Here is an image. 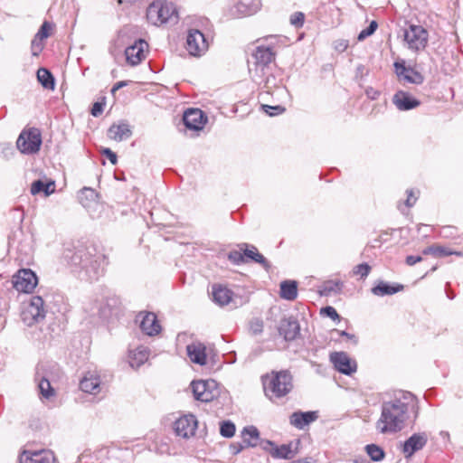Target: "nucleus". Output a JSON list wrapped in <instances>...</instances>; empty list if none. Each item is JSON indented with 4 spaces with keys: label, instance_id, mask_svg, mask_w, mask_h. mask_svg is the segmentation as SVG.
<instances>
[{
    "label": "nucleus",
    "instance_id": "nucleus-1",
    "mask_svg": "<svg viewBox=\"0 0 463 463\" xmlns=\"http://www.w3.org/2000/svg\"><path fill=\"white\" fill-rule=\"evenodd\" d=\"M411 414H413L414 419L418 417V399L410 392L399 391L390 401L383 402L376 429L383 434L401 431L405 427Z\"/></svg>",
    "mask_w": 463,
    "mask_h": 463
},
{
    "label": "nucleus",
    "instance_id": "nucleus-2",
    "mask_svg": "<svg viewBox=\"0 0 463 463\" xmlns=\"http://www.w3.org/2000/svg\"><path fill=\"white\" fill-rule=\"evenodd\" d=\"M63 257L73 272L78 273L80 279L90 281L98 279L102 275L104 266L107 264L104 255L93 258L88 249L83 246L74 250L67 249Z\"/></svg>",
    "mask_w": 463,
    "mask_h": 463
},
{
    "label": "nucleus",
    "instance_id": "nucleus-3",
    "mask_svg": "<svg viewBox=\"0 0 463 463\" xmlns=\"http://www.w3.org/2000/svg\"><path fill=\"white\" fill-rule=\"evenodd\" d=\"M265 395L272 402L288 395L293 389L292 375L288 371H272L262 376Z\"/></svg>",
    "mask_w": 463,
    "mask_h": 463
},
{
    "label": "nucleus",
    "instance_id": "nucleus-4",
    "mask_svg": "<svg viewBox=\"0 0 463 463\" xmlns=\"http://www.w3.org/2000/svg\"><path fill=\"white\" fill-rule=\"evenodd\" d=\"M177 11L172 3L155 1L146 9V19L154 25L177 22Z\"/></svg>",
    "mask_w": 463,
    "mask_h": 463
},
{
    "label": "nucleus",
    "instance_id": "nucleus-5",
    "mask_svg": "<svg viewBox=\"0 0 463 463\" xmlns=\"http://www.w3.org/2000/svg\"><path fill=\"white\" fill-rule=\"evenodd\" d=\"M403 39L408 49L420 52L428 44L429 33L423 26L411 24L403 31Z\"/></svg>",
    "mask_w": 463,
    "mask_h": 463
},
{
    "label": "nucleus",
    "instance_id": "nucleus-6",
    "mask_svg": "<svg viewBox=\"0 0 463 463\" xmlns=\"http://www.w3.org/2000/svg\"><path fill=\"white\" fill-rule=\"evenodd\" d=\"M191 386L194 399L203 402H210L220 394L218 383L213 379L194 381Z\"/></svg>",
    "mask_w": 463,
    "mask_h": 463
},
{
    "label": "nucleus",
    "instance_id": "nucleus-7",
    "mask_svg": "<svg viewBox=\"0 0 463 463\" xmlns=\"http://www.w3.org/2000/svg\"><path fill=\"white\" fill-rule=\"evenodd\" d=\"M43 304V299L41 297L34 296L32 298L30 303L24 307L21 317L26 326H32L44 319L45 310Z\"/></svg>",
    "mask_w": 463,
    "mask_h": 463
},
{
    "label": "nucleus",
    "instance_id": "nucleus-8",
    "mask_svg": "<svg viewBox=\"0 0 463 463\" xmlns=\"http://www.w3.org/2000/svg\"><path fill=\"white\" fill-rule=\"evenodd\" d=\"M41 144V133L37 128H31L28 131H23L16 142L18 149L24 154H33L38 152Z\"/></svg>",
    "mask_w": 463,
    "mask_h": 463
},
{
    "label": "nucleus",
    "instance_id": "nucleus-9",
    "mask_svg": "<svg viewBox=\"0 0 463 463\" xmlns=\"http://www.w3.org/2000/svg\"><path fill=\"white\" fill-rule=\"evenodd\" d=\"M185 48L190 55L201 56L207 51L208 43L203 33L197 29H191L187 33Z\"/></svg>",
    "mask_w": 463,
    "mask_h": 463
},
{
    "label": "nucleus",
    "instance_id": "nucleus-10",
    "mask_svg": "<svg viewBox=\"0 0 463 463\" xmlns=\"http://www.w3.org/2000/svg\"><path fill=\"white\" fill-rule=\"evenodd\" d=\"M13 287L19 292L29 293L37 285V277L31 269H21L12 279Z\"/></svg>",
    "mask_w": 463,
    "mask_h": 463
},
{
    "label": "nucleus",
    "instance_id": "nucleus-11",
    "mask_svg": "<svg viewBox=\"0 0 463 463\" xmlns=\"http://www.w3.org/2000/svg\"><path fill=\"white\" fill-rule=\"evenodd\" d=\"M197 425L198 421L195 416L189 414L177 419L175 422L174 430L177 436L189 439L194 435Z\"/></svg>",
    "mask_w": 463,
    "mask_h": 463
},
{
    "label": "nucleus",
    "instance_id": "nucleus-12",
    "mask_svg": "<svg viewBox=\"0 0 463 463\" xmlns=\"http://www.w3.org/2000/svg\"><path fill=\"white\" fill-rule=\"evenodd\" d=\"M428 441V434L426 432H418L412 434L407 439L402 447V451L405 458H411L415 452L425 447Z\"/></svg>",
    "mask_w": 463,
    "mask_h": 463
},
{
    "label": "nucleus",
    "instance_id": "nucleus-13",
    "mask_svg": "<svg viewBox=\"0 0 463 463\" xmlns=\"http://www.w3.org/2000/svg\"><path fill=\"white\" fill-rule=\"evenodd\" d=\"M330 360L335 368L346 375L356 372L357 365L355 361L352 360L345 352H335L331 354Z\"/></svg>",
    "mask_w": 463,
    "mask_h": 463
},
{
    "label": "nucleus",
    "instance_id": "nucleus-14",
    "mask_svg": "<svg viewBox=\"0 0 463 463\" xmlns=\"http://www.w3.org/2000/svg\"><path fill=\"white\" fill-rule=\"evenodd\" d=\"M183 120L186 128L199 131L203 128L207 121V118L199 109H188L184 113Z\"/></svg>",
    "mask_w": 463,
    "mask_h": 463
},
{
    "label": "nucleus",
    "instance_id": "nucleus-15",
    "mask_svg": "<svg viewBox=\"0 0 463 463\" xmlns=\"http://www.w3.org/2000/svg\"><path fill=\"white\" fill-rule=\"evenodd\" d=\"M80 388L86 393L97 395L101 392L103 386L100 377L96 372H88L80 380Z\"/></svg>",
    "mask_w": 463,
    "mask_h": 463
},
{
    "label": "nucleus",
    "instance_id": "nucleus-16",
    "mask_svg": "<svg viewBox=\"0 0 463 463\" xmlns=\"http://www.w3.org/2000/svg\"><path fill=\"white\" fill-rule=\"evenodd\" d=\"M260 5V0H237L231 8V13L235 17L248 16L255 14Z\"/></svg>",
    "mask_w": 463,
    "mask_h": 463
},
{
    "label": "nucleus",
    "instance_id": "nucleus-17",
    "mask_svg": "<svg viewBox=\"0 0 463 463\" xmlns=\"http://www.w3.org/2000/svg\"><path fill=\"white\" fill-rule=\"evenodd\" d=\"M137 318L140 319V329L147 335H155L160 333L161 326L157 320L156 314L147 312L139 314Z\"/></svg>",
    "mask_w": 463,
    "mask_h": 463
},
{
    "label": "nucleus",
    "instance_id": "nucleus-18",
    "mask_svg": "<svg viewBox=\"0 0 463 463\" xmlns=\"http://www.w3.org/2000/svg\"><path fill=\"white\" fill-rule=\"evenodd\" d=\"M147 46L146 43L143 40L135 42L133 45L128 46L125 50L127 61L132 65H137L145 58V48Z\"/></svg>",
    "mask_w": 463,
    "mask_h": 463
},
{
    "label": "nucleus",
    "instance_id": "nucleus-19",
    "mask_svg": "<svg viewBox=\"0 0 463 463\" xmlns=\"http://www.w3.org/2000/svg\"><path fill=\"white\" fill-rule=\"evenodd\" d=\"M54 457L50 450L24 451L20 463H53Z\"/></svg>",
    "mask_w": 463,
    "mask_h": 463
},
{
    "label": "nucleus",
    "instance_id": "nucleus-20",
    "mask_svg": "<svg viewBox=\"0 0 463 463\" xmlns=\"http://www.w3.org/2000/svg\"><path fill=\"white\" fill-rule=\"evenodd\" d=\"M299 324L294 317H290L280 321L279 332V335L285 338V340L291 341L296 339L299 335Z\"/></svg>",
    "mask_w": 463,
    "mask_h": 463
},
{
    "label": "nucleus",
    "instance_id": "nucleus-21",
    "mask_svg": "<svg viewBox=\"0 0 463 463\" xmlns=\"http://www.w3.org/2000/svg\"><path fill=\"white\" fill-rule=\"evenodd\" d=\"M392 102L402 111L415 109L420 104V100L403 90H399L393 95Z\"/></svg>",
    "mask_w": 463,
    "mask_h": 463
},
{
    "label": "nucleus",
    "instance_id": "nucleus-22",
    "mask_svg": "<svg viewBox=\"0 0 463 463\" xmlns=\"http://www.w3.org/2000/svg\"><path fill=\"white\" fill-rule=\"evenodd\" d=\"M396 74L401 80L412 84H421L423 76L411 67H405L403 64L395 62Z\"/></svg>",
    "mask_w": 463,
    "mask_h": 463
},
{
    "label": "nucleus",
    "instance_id": "nucleus-23",
    "mask_svg": "<svg viewBox=\"0 0 463 463\" xmlns=\"http://www.w3.org/2000/svg\"><path fill=\"white\" fill-rule=\"evenodd\" d=\"M253 57L258 66L265 67L275 59V52L270 45L259 44L254 52Z\"/></svg>",
    "mask_w": 463,
    "mask_h": 463
},
{
    "label": "nucleus",
    "instance_id": "nucleus-24",
    "mask_svg": "<svg viewBox=\"0 0 463 463\" xmlns=\"http://www.w3.org/2000/svg\"><path fill=\"white\" fill-rule=\"evenodd\" d=\"M318 418L317 411H295L289 417V422L292 426L298 430L304 429L306 426L315 421Z\"/></svg>",
    "mask_w": 463,
    "mask_h": 463
},
{
    "label": "nucleus",
    "instance_id": "nucleus-25",
    "mask_svg": "<svg viewBox=\"0 0 463 463\" xmlns=\"http://www.w3.org/2000/svg\"><path fill=\"white\" fill-rule=\"evenodd\" d=\"M186 351L189 359L193 363L200 365L206 364V347L203 343L193 342L186 346Z\"/></svg>",
    "mask_w": 463,
    "mask_h": 463
},
{
    "label": "nucleus",
    "instance_id": "nucleus-26",
    "mask_svg": "<svg viewBox=\"0 0 463 463\" xmlns=\"http://www.w3.org/2000/svg\"><path fill=\"white\" fill-rule=\"evenodd\" d=\"M131 135V128L129 125L125 122L113 124L108 131L109 137L118 142L129 138Z\"/></svg>",
    "mask_w": 463,
    "mask_h": 463
},
{
    "label": "nucleus",
    "instance_id": "nucleus-27",
    "mask_svg": "<svg viewBox=\"0 0 463 463\" xmlns=\"http://www.w3.org/2000/svg\"><path fill=\"white\" fill-rule=\"evenodd\" d=\"M212 295L213 302L221 307L230 304L232 299V291L222 285H213Z\"/></svg>",
    "mask_w": 463,
    "mask_h": 463
},
{
    "label": "nucleus",
    "instance_id": "nucleus-28",
    "mask_svg": "<svg viewBox=\"0 0 463 463\" xmlns=\"http://www.w3.org/2000/svg\"><path fill=\"white\" fill-rule=\"evenodd\" d=\"M403 289V286L401 284H389L385 281L380 280L371 289L372 293L377 297L391 296L398 293Z\"/></svg>",
    "mask_w": 463,
    "mask_h": 463
},
{
    "label": "nucleus",
    "instance_id": "nucleus-29",
    "mask_svg": "<svg viewBox=\"0 0 463 463\" xmlns=\"http://www.w3.org/2000/svg\"><path fill=\"white\" fill-rule=\"evenodd\" d=\"M149 356V350L147 347L140 345L129 351V364L133 368H137L145 364Z\"/></svg>",
    "mask_w": 463,
    "mask_h": 463
},
{
    "label": "nucleus",
    "instance_id": "nucleus-30",
    "mask_svg": "<svg viewBox=\"0 0 463 463\" xmlns=\"http://www.w3.org/2000/svg\"><path fill=\"white\" fill-rule=\"evenodd\" d=\"M241 250L244 252V259L250 260L256 263L261 264L266 269L269 267V262L264 258L262 254H260L255 246H249L246 243L241 245Z\"/></svg>",
    "mask_w": 463,
    "mask_h": 463
},
{
    "label": "nucleus",
    "instance_id": "nucleus-31",
    "mask_svg": "<svg viewBox=\"0 0 463 463\" xmlns=\"http://www.w3.org/2000/svg\"><path fill=\"white\" fill-rule=\"evenodd\" d=\"M36 381H38V389L42 401L49 400L55 396V391L52 387L50 381L44 376H42L39 372L36 373Z\"/></svg>",
    "mask_w": 463,
    "mask_h": 463
},
{
    "label": "nucleus",
    "instance_id": "nucleus-32",
    "mask_svg": "<svg viewBox=\"0 0 463 463\" xmlns=\"http://www.w3.org/2000/svg\"><path fill=\"white\" fill-rule=\"evenodd\" d=\"M280 297L292 301L298 297V284L294 280H285L280 283Z\"/></svg>",
    "mask_w": 463,
    "mask_h": 463
},
{
    "label": "nucleus",
    "instance_id": "nucleus-33",
    "mask_svg": "<svg viewBox=\"0 0 463 463\" xmlns=\"http://www.w3.org/2000/svg\"><path fill=\"white\" fill-rule=\"evenodd\" d=\"M37 80L44 89H54V78L52 74L45 68H40L37 71Z\"/></svg>",
    "mask_w": 463,
    "mask_h": 463
},
{
    "label": "nucleus",
    "instance_id": "nucleus-34",
    "mask_svg": "<svg viewBox=\"0 0 463 463\" xmlns=\"http://www.w3.org/2000/svg\"><path fill=\"white\" fill-rule=\"evenodd\" d=\"M259 435V430L254 426L246 427L242 431L243 441L249 446L256 445Z\"/></svg>",
    "mask_w": 463,
    "mask_h": 463
},
{
    "label": "nucleus",
    "instance_id": "nucleus-35",
    "mask_svg": "<svg viewBox=\"0 0 463 463\" xmlns=\"http://www.w3.org/2000/svg\"><path fill=\"white\" fill-rule=\"evenodd\" d=\"M271 456L278 458H291L294 456V453L291 449L290 445H281L279 447H275L271 451Z\"/></svg>",
    "mask_w": 463,
    "mask_h": 463
},
{
    "label": "nucleus",
    "instance_id": "nucleus-36",
    "mask_svg": "<svg viewBox=\"0 0 463 463\" xmlns=\"http://www.w3.org/2000/svg\"><path fill=\"white\" fill-rule=\"evenodd\" d=\"M365 450H366L368 456L373 461H381L384 458L383 449L375 444L367 445L365 447Z\"/></svg>",
    "mask_w": 463,
    "mask_h": 463
},
{
    "label": "nucleus",
    "instance_id": "nucleus-37",
    "mask_svg": "<svg viewBox=\"0 0 463 463\" xmlns=\"http://www.w3.org/2000/svg\"><path fill=\"white\" fill-rule=\"evenodd\" d=\"M118 304V299L116 298H110L107 299V303L104 306H99L98 307L97 314L101 317H108L112 311V308L116 307Z\"/></svg>",
    "mask_w": 463,
    "mask_h": 463
},
{
    "label": "nucleus",
    "instance_id": "nucleus-38",
    "mask_svg": "<svg viewBox=\"0 0 463 463\" xmlns=\"http://www.w3.org/2000/svg\"><path fill=\"white\" fill-rule=\"evenodd\" d=\"M342 283L340 281H326L322 286L320 293L325 296H328L331 293H337L341 290Z\"/></svg>",
    "mask_w": 463,
    "mask_h": 463
},
{
    "label": "nucleus",
    "instance_id": "nucleus-39",
    "mask_svg": "<svg viewBox=\"0 0 463 463\" xmlns=\"http://www.w3.org/2000/svg\"><path fill=\"white\" fill-rule=\"evenodd\" d=\"M79 200L80 202V203L84 206V207H88L89 206V203L87 202H85V200L87 201H94L95 200V197H96V193L93 189L91 188H88V187H84L79 194Z\"/></svg>",
    "mask_w": 463,
    "mask_h": 463
},
{
    "label": "nucleus",
    "instance_id": "nucleus-40",
    "mask_svg": "<svg viewBox=\"0 0 463 463\" xmlns=\"http://www.w3.org/2000/svg\"><path fill=\"white\" fill-rule=\"evenodd\" d=\"M422 253L425 255L431 254L437 257L447 256L451 254V252L448 251L445 248L440 246L427 247L423 250Z\"/></svg>",
    "mask_w": 463,
    "mask_h": 463
},
{
    "label": "nucleus",
    "instance_id": "nucleus-41",
    "mask_svg": "<svg viewBox=\"0 0 463 463\" xmlns=\"http://www.w3.org/2000/svg\"><path fill=\"white\" fill-rule=\"evenodd\" d=\"M220 433L225 438H232L235 433V425L232 421H222L220 427Z\"/></svg>",
    "mask_w": 463,
    "mask_h": 463
},
{
    "label": "nucleus",
    "instance_id": "nucleus-42",
    "mask_svg": "<svg viewBox=\"0 0 463 463\" xmlns=\"http://www.w3.org/2000/svg\"><path fill=\"white\" fill-rule=\"evenodd\" d=\"M370 270L371 267L367 263H361L354 268L353 273L355 276H360L361 279H365L369 275Z\"/></svg>",
    "mask_w": 463,
    "mask_h": 463
},
{
    "label": "nucleus",
    "instance_id": "nucleus-43",
    "mask_svg": "<svg viewBox=\"0 0 463 463\" xmlns=\"http://www.w3.org/2000/svg\"><path fill=\"white\" fill-rule=\"evenodd\" d=\"M52 25L48 22H44L40 27L34 38L39 39V41H43L49 37Z\"/></svg>",
    "mask_w": 463,
    "mask_h": 463
},
{
    "label": "nucleus",
    "instance_id": "nucleus-44",
    "mask_svg": "<svg viewBox=\"0 0 463 463\" xmlns=\"http://www.w3.org/2000/svg\"><path fill=\"white\" fill-rule=\"evenodd\" d=\"M377 23L375 21H372L369 26L364 30H362L358 34V40L363 41L368 36L372 35L375 30L377 29Z\"/></svg>",
    "mask_w": 463,
    "mask_h": 463
},
{
    "label": "nucleus",
    "instance_id": "nucleus-45",
    "mask_svg": "<svg viewBox=\"0 0 463 463\" xmlns=\"http://www.w3.org/2000/svg\"><path fill=\"white\" fill-rule=\"evenodd\" d=\"M242 250H232L228 254V259L234 264H241L246 262L244 259V252Z\"/></svg>",
    "mask_w": 463,
    "mask_h": 463
},
{
    "label": "nucleus",
    "instance_id": "nucleus-46",
    "mask_svg": "<svg viewBox=\"0 0 463 463\" xmlns=\"http://www.w3.org/2000/svg\"><path fill=\"white\" fill-rule=\"evenodd\" d=\"M250 330L253 335H259L263 331V321L259 317H255L250 322Z\"/></svg>",
    "mask_w": 463,
    "mask_h": 463
},
{
    "label": "nucleus",
    "instance_id": "nucleus-47",
    "mask_svg": "<svg viewBox=\"0 0 463 463\" xmlns=\"http://www.w3.org/2000/svg\"><path fill=\"white\" fill-rule=\"evenodd\" d=\"M305 21V14L302 12H295L290 15V24L296 28L303 26Z\"/></svg>",
    "mask_w": 463,
    "mask_h": 463
},
{
    "label": "nucleus",
    "instance_id": "nucleus-48",
    "mask_svg": "<svg viewBox=\"0 0 463 463\" xmlns=\"http://www.w3.org/2000/svg\"><path fill=\"white\" fill-rule=\"evenodd\" d=\"M263 111H265L269 116H276L283 113L285 111V108L282 106H269V105H262L261 106Z\"/></svg>",
    "mask_w": 463,
    "mask_h": 463
},
{
    "label": "nucleus",
    "instance_id": "nucleus-49",
    "mask_svg": "<svg viewBox=\"0 0 463 463\" xmlns=\"http://www.w3.org/2000/svg\"><path fill=\"white\" fill-rule=\"evenodd\" d=\"M40 193L44 194V182L42 180H36L31 185V194L35 195Z\"/></svg>",
    "mask_w": 463,
    "mask_h": 463
},
{
    "label": "nucleus",
    "instance_id": "nucleus-50",
    "mask_svg": "<svg viewBox=\"0 0 463 463\" xmlns=\"http://www.w3.org/2000/svg\"><path fill=\"white\" fill-rule=\"evenodd\" d=\"M322 313L333 320H340V316L333 307H326L322 309Z\"/></svg>",
    "mask_w": 463,
    "mask_h": 463
},
{
    "label": "nucleus",
    "instance_id": "nucleus-51",
    "mask_svg": "<svg viewBox=\"0 0 463 463\" xmlns=\"http://www.w3.org/2000/svg\"><path fill=\"white\" fill-rule=\"evenodd\" d=\"M43 48V41H39V39L33 38V40L32 41L33 55L37 56L42 52Z\"/></svg>",
    "mask_w": 463,
    "mask_h": 463
},
{
    "label": "nucleus",
    "instance_id": "nucleus-52",
    "mask_svg": "<svg viewBox=\"0 0 463 463\" xmlns=\"http://www.w3.org/2000/svg\"><path fill=\"white\" fill-rule=\"evenodd\" d=\"M407 199L405 201V205L407 207H412L416 201H417V195L415 194V193L413 192V190H407Z\"/></svg>",
    "mask_w": 463,
    "mask_h": 463
},
{
    "label": "nucleus",
    "instance_id": "nucleus-53",
    "mask_svg": "<svg viewBox=\"0 0 463 463\" xmlns=\"http://www.w3.org/2000/svg\"><path fill=\"white\" fill-rule=\"evenodd\" d=\"M102 154L107 156V158L110 161L112 165L117 164V155L109 148H104Z\"/></svg>",
    "mask_w": 463,
    "mask_h": 463
},
{
    "label": "nucleus",
    "instance_id": "nucleus-54",
    "mask_svg": "<svg viewBox=\"0 0 463 463\" xmlns=\"http://www.w3.org/2000/svg\"><path fill=\"white\" fill-rule=\"evenodd\" d=\"M335 333H337L341 336L347 338L354 345H357V343H358V339H357L356 335H354L353 334H349L346 331H339V330H335Z\"/></svg>",
    "mask_w": 463,
    "mask_h": 463
},
{
    "label": "nucleus",
    "instance_id": "nucleus-55",
    "mask_svg": "<svg viewBox=\"0 0 463 463\" xmlns=\"http://www.w3.org/2000/svg\"><path fill=\"white\" fill-rule=\"evenodd\" d=\"M55 191V183L54 181H49L44 183V195L49 196L53 194Z\"/></svg>",
    "mask_w": 463,
    "mask_h": 463
},
{
    "label": "nucleus",
    "instance_id": "nucleus-56",
    "mask_svg": "<svg viewBox=\"0 0 463 463\" xmlns=\"http://www.w3.org/2000/svg\"><path fill=\"white\" fill-rule=\"evenodd\" d=\"M103 111V104L99 102H95L91 109V114L94 117H99Z\"/></svg>",
    "mask_w": 463,
    "mask_h": 463
},
{
    "label": "nucleus",
    "instance_id": "nucleus-57",
    "mask_svg": "<svg viewBox=\"0 0 463 463\" xmlns=\"http://www.w3.org/2000/svg\"><path fill=\"white\" fill-rule=\"evenodd\" d=\"M422 260V258L420 256H413L410 255L406 257V264L409 266H413L418 262H420Z\"/></svg>",
    "mask_w": 463,
    "mask_h": 463
},
{
    "label": "nucleus",
    "instance_id": "nucleus-58",
    "mask_svg": "<svg viewBox=\"0 0 463 463\" xmlns=\"http://www.w3.org/2000/svg\"><path fill=\"white\" fill-rule=\"evenodd\" d=\"M127 85H128V81H125V80L117 82L111 89L112 94H114L117 90H118L119 89H121Z\"/></svg>",
    "mask_w": 463,
    "mask_h": 463
},
{
    "label": "nucleus",
    "instance_id": "nucleus-59",
    "mask_svg": "<svg viewBox=\"0 0 463 463\" xmlns=\"http://www.w3.org/2000/svg\"><path fill=\"white\" fill-rule=\"evenodd\" d=\"M371 91H373V89L367 90H366V94H367L369 97H371L372 99H375V98H376V96H378V95H379V92H377V91H373V95H371Z\"/></svg>",
    "mask_w": 463,
    "mask_h": 463
},
{
    "label": "nucleus",
    "instance_id": "nucleus-60",
    "mask_svg": "<svg viewBox=\"0 0 463 463\" xmlns=\"http://www.w3.org/2000/svg\"><path fill=\"white\" fill-rule=\"evenodd\" d=\"M240 451H241V449L235 448V451H234L235 454L239 453Z\"/></svg>",
    "mask_w": 463,
    "mask_h": 463
},
{
    "label": "nucleus",
    "instance_id": "nucleus-61",
    "mask_svg": "<svg viewBox=\"0 0 463 463\" xmlns=\"http://www.w3.org/2000/svg\"><path fill=\"white\" fill-rule=\"evenodd\" d=\"M240 451H241V449L235 448V451H234L235 454L239 453Z\"/></svg>",
    "mask_w": 463,
    "mask_h": 463
}]
</instances>
